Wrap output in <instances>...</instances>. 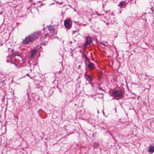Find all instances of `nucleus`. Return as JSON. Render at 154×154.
Returning <instances> with one entry per match:
<instances>
[{
  "mask_svg": "<svg viewBox=\"0 0 154 154\" xmlns=\"http://www.w3.org/2000/svg\"><path fill=\"white\" fill-rule=\"evenodd\" d=\"M41 35L40 32H34L31 33L25 37V38L23 40L22 43L24 45L28 44L29 42L34 41L38 37Z\"/></svg>",
  "mask_w": 154,
  "mask_h": 154,
  "instance_id": "nucleus-1",
  "label": "nucleus"
},
{
  "mask_svg": "<svg viewBox=\"0 0 154 154\" xmlns=\"http://www.w3.org/2000/svg\"><path fill=\"white\" fill-rule=\"evenodd\" d=\"M112 94L115 97H119L120 98L122 97L123 93L121 91L117 90L113 91Z\"/></svg>",
  "mask_w": 154,
  "mask_h": 154,
  "instance_id": "nucleus-2",
  "label": "nucleus"
},
{
  "mask_svg": "<svg viewBox=\"0 0 154 154\" xmlns=\"http://www.w3.org/2000/svg\"><path fill=\"white\" fill-rule=\"evenodd\" d=\"M72 24V22L70 20H64V25L68 29H70Z\"/></svg>",
  "mask_w": 154,
  "mask_h": 154,
  "instance_id": "nucleus-3",
  "label": "nucleus"
},
{
  "mask_svg": "<svg viewBox=\"0 0 154 154\" xmlns=\"http://www.w3.org/2000/svg\"><path fill=\"white\" fill-rule=\"evenodd\" d=\"M92 42V39L89 36L87 37L85 39V42L84 44L85 48H86L88 45L90 44Z\"/></svg>",
  "mask_w": 154,
  "mask_h": 154,
  "instance_id": "nucleus-4",
  "label": "nucleus"
},
{
  "mask_svg": "<svg viewBox=\"0 0 154 154\" xmlns=\"http://www.w3.org/2000/svg\"><path fill=\"white\" fill-rule=\"evenodd\" d=\"M84 75L87 80L91 82H92L93 81V79L92 77L88 74L85 73L84 74Z\"/></svg>",
  "mask_w": 154,
  "mask_h": 154,
  "instance_id": "nucleus-5",
  "label": "nucleus"
},
{
  "mask_svg": "<svg viewBox=\"0 0 154 154\" xmlns=\"http://www.w3.org/2000/svg\"><path fill=\"white\" fill-rule=\"evenodd\" d=\"M89 63L88 65V66L89 69H94V65L93 63L91 62L90 60L88 62Z\"/></svg>",
  "mask_w": 154,
  "mask_h": 154,
  "instance_id": "nucleus-6",
  "label": "nucleus"
},
{
  "mask_svg": "<svg viewBox=\"0 0 154 154\" xmlns=\"http://www.w3.org/2000/svg\"><path fill=\"white\" fill-rule=\"evenodd\" d=\"M125 2V1H122L120 2L119 4L118 5V6L120 8H125V5L124 3Z\"/></svg>",
  "mask_w": 154,
  "mask_h": 154,
  "instance_id": "nucleus-7",
  "label": "nucleus"
},
{
  "mask_svg": "<svg viewBox=\"0 0 154 154\" xmlns=\"http://www.w3.org/2000/svg\"><path fill=\"white\" fill-rule=\"evenodd\" d=\"M82 57L84 58L85 60V63L86 65L87 66V63L85 61V60H86L88 62L89 61H90L89 59L87 57V56L86 55H85L84 53L82 54Z\"/></svg>",
  "mask_w": 154,
  "mask_h": 154,
  "instance_id": "nucleus-8",
  "label": "nucleus"
},
{
  "mask_svg": "<svg viewBox=\"0 0 154 154\" xmlns=\"http://www.w3.org/2000/svg\"><path fill=\"white\" fill-rule=\"evenodd\" d=\"M37 50L36 49H33L31 52V55L30 57H33L36 54Z\"/></svg>",
  "mask_w": 154,
  "mask_h": 154,
  "instance_id": "nucleus-9",
  "label": "nucleus"
},
{
  "mask_svg": "<svg viewBox=\"0 0 154 154\" xmlns=\"http://www.w3.org/2000/svg\"><path fill=\"white\" fill-rule=\"evenodd\" d=\"M16 55L15 54H14L11 55L10 57H9V56H8V57H9L12 61H15L16 60V59L14 57Z\"/></svg>",
  "mask_w": 154,
  "mask_h": 154,
  "instance_id": "nucleus-10",
  "label": "nucleus"
},
{
  "mask_svg": "<svg viewBox=\"0 0 154 154\" xmlns=\"http://www.w3.org/2000/svg\"><path fill=\"white\" fill-rule=\"evenodd\" d=\"M148 151L151 153L154 152V147L153 146H150L149 148Z\"/></svg>",
  "mask_w": 154,
  "mask_h": 154,
  "instance_id": "nucleus-11",
  "label": "nucleus"
},
{
  "mask_svg": "<svg viewBox=\"0 0 154 154\" xmlns=\"http://www.w3.org/2000/svg\"><path fill=\"white\" fill-rule=\"evenodd\" d=\"M99 143L97 142H94L93 143V145L94 146V147L95 148H97L99 146Z\"/></svg>",
  "mask_w": 154,
  "mask_h": 154,
  "instance_id": "nucleus-12",
  "label": "nucleus"
},
{
  "mask_svg": "<svg viewBox=\"0 0 154 154\" xmlns=\"http://www.w3.org/2000/svg\"><path fill=\"white\" fill-rule=\"evenodd\" d=\"M47 28L50 31L53 30L54 29V27L52 26H49Z\"/></svg>",
  "mask_w": 154,
  "mask_h": 154,
  "instance_id": "nucleus-13",
  "label": "nucleus"
},
{
  "mask_svg": "<svg viewBox=\"0 0 154 154\" xmlns=\"http://www.w3.org/2000/svg\"><path fill=\"white\" fill-rule=\"evenodd\" d=\"M104 22L107 25H108L110 24H114V23L113 22H110V20H108V22L107 23H106L105 21H104Z\"/></svg>",
  "mask_w": 154,
  "mask_h": 154,
  "instance_id": "nucleus-14",
  "label": "nucleus"
},
{
  "mask_svg": "<svg viewBox=\"0 0 154 154\" xmlns=\"http://www.w3.org/2000/svg\"><path fill=\"white\" fill-rule=\"evenodd\" d=\"M1 84L2 86H4L6 85L5 82V81H2L1 82Z\"/></svg>",
  "mask_w": 154,
  "mask_h": 154,
  "instance_id": "nucleus-15",
  "label": "nucleus"
},
{
  "mask_svg": "<svg viewBox=\"0 0 154 154\" xmlns=\"http://www.w3.org/2000/svg\"><path fill=\"white\" fill-rule=\"evenodd\" d=\"M109 20H110V22H113L114 23L115 22L114 18L109 19Z\"/></svg>",
  "mask_w": 154,
  "mask_h": 154,
  "instance_id": "nucleus-16",
  "label": "nucleus"
},
{
  "mask_svg": "<svg viewBox=\"0 0 154 154\" xmlns=\"http://www.w3.org/2000/svg\"><path fill=\"white\" fill-rule=\"evenodd\" d=\"M47 42H42V45L44 46H45V45H47Z\"/></svg>",
  "mask_w": 154,
  "mask_h": 154,
  "instance_id": "nucleus-17",
  "label": "nucleus"
},
{
  "mask_svg": "<svg viewBox=\"0 0 154 154\" xmlns=\"http://www.w3.org/2000/svg\"><path fill=\"white\" fill-rule=\"evenodd\" d=\"M96 14H97L98 16L103 15V14H98L97 12H96Z\"/></svg>",
  "mask_w": 154,
  "mask_h": 154,
  "instance_id": "nucleus-18",
  "label": "nucleus"
},
{
  "mask_svg": "<svg viewBox=\"0 0 154 154\" xmlns=\"http://www.w3.org/2000/svg\"><path fill=\"white\" fill-rule=\"evenodd\" d=\"M7 61V63H8V62H10L11 63H12V61H11V60H7V61Z\"/></svg>",
  "mask_w": 154,
  "mask_h": 154,
  "instance_id": "nucleus-19",
  "label": "nucleus"
},
{
  "mask_svg": "<svg viewBox=\"0 0 154 154\" xmlns=\"http://www.w3.org/2000/svg\"><path fill=\"white\" fill-rule=\"evenodd\" d=\"M77 32L76 30H74L72 32V34H74L76 32Z\"/></svg>",
  "mask_w": 154,
  "mask_h": 154,
  "instance_id": "nucleus-20",
  "label": "nucleus"
},
{
  "mask_svg": "<svg viewBox=\"0 0 154 154\" xmlns=\"http://www.w3.org/2000/svg\"><path fill=\"white\" fill-rule=\"evenodd\" d=\"M106 133H109L111 135L112 137H113L112 134L111 133H110L109 131H107L106 132Z\"/></svg>",
  "mask_w": 154,
  "mask_h": 154,
  "instance_id": "nucleus-21",
  "label": "nucleus"
},
{
  "mask_svg": "<svg viewBox=\"0 0 154 154\" xmlns=\"http://www.w3.org/2000/svg\"><path fill=\"white\" fill-rule=\"evenodd\" d=\"M73 43V42L72 41H69V44H71Z\"/></svg>",
  "mask_w": 154,
  "mask_h": 154,
  "instance_id": "nucleus-22",
  "label": "nucleus"
},
{
  "mask_svg": "<svg viewBox=\"0 0 154 154\" xmlns=\"http://www.w3.org/2000/svg\"><path fill=\"white\" fill-rule=\"evenodd\" d=\"M151 11H152V14H153V12L154 11V10L153 9V8H151Z\"/></svg>",
  "mask_w": 154,
  "mask_h": 154,
  "instance_id": "nucleus-23",
  "label": "nucleus"
},
{
  "mask_svg": "<svg viewBox=\"0 0 154 154\" xmlns=\"http://www.w3.org/2000/svg\"><path fill=\"white\" fill-rule=\"evenodd\" d=\"M98 89H99V90H101L103 91V90L101 88H100V87H99Z\"/></svg>",
  "mask_w": 154,
  "mask_h": 154,
  "instance_id": "nucleus-24",
  "label": "nucleus"
},
{
  "mask_svg": "<svg viewBox=\"0 0 154 154\" xmlns=\"http://www.w3.org/2000/svg\"><path fill=\"white\" fill-rule=\"evenodd\" d=\"M28 63H29V66H31V64H30V62H29V61L28 62Z\"/></svg>",
  "mask_w": 154,
  "mask_h": 154,
  "instance_id": "nucleus-25",
  "label": "nucleus"
},
{
  "mask_svg": "<svg viewBox=\"0 0 154 154\" xmlns=\"http://www.w3.org/2000/svg\"><path fill=\"white\" fill-rule=\"evenodd\" d=\"M70 50H71V52H72L73 51V50L71 48H70Z\"/></svg>",
  "mask_w": 154,
  "mask_h": 154,
  "instance_id": "nucleus-26",
  "label": "nucleus"
},
{
  "mask_svg": "<svg viewBox=\"0 0 154 154\" xmlns=\"http://www.w3.org/2000/svg\"><path fill=\"white\" fill-rule=\"evenodd\" d=\"M26 75H27V76H29V74H28V73H27L26 74Z\"/></svg>",
  "mask_w": 154,
  "mask_h": 154,
  "instance_id": "nucleus-27",
  "label": "nucleus"
},
{
  "mask_svg": "<svg viewBox=\"0 0 154 154\" xmlns=\"http://www.w3.org/2000/svg\"><path fill=\"white\" fill-rule=\"evenodd\" d=\"M27 94L28 97H29V94L28 92L27 93Z\"/></svg>",
  "mask_w": 154,
  "mask_h": 154,
  "instance_id": "nucleus-28",
  "label": "nucleus"
},
{
  "mask_svg": "<svg viewBox=\"0 0 154 154\" xmlns=\"http://www.w3.org/2000/svg\"><path fill=\"white\" fill-rule=\"evenodd\" d=\"M73 41L74 43H75L76 42V41L75 40H74Z\"/></svg>",
  "mask_w": 154,
  "mask_h": 154,
  "instance_id": "nucleus-29",
  "label": "nucleus"
},
{
  "mask_svg": "<svg viewBox=\"0 0 154 154\" xmlns=\"http://www.w3.org/2000/svg\"><path fill=\"white\" fill-rule=\"evenodd\" d=\"M114 98L118 100V99L116 97H114Z\"/></svg>",
  "mask_w": 154,
  "mask_h": 154,
  "instance_id": "nucleus-30",
  "label": "nucleus"
},
{
  "mask_svg": "<svg viewBox=\"0 0 154 154\" xmlns=\"http://www.w3.org/2000/svg\"><path fill=\"white\" fill-rule=\"evenodd\" d=\"M89 83H90V84H91V85L92 86V85L91 84V83H90V82H89Z\"/></svg>",
  "mask_w": 154,
  "mask_h": 154,
  "instance_id": "nucleus-31",
  "label": "nucleus"
},
{
  "mask_svg": "<svg viewBox=\"0 0 154 154\" xmlns=\"http://www.w3.org/2000/svg\"><path fill=\"white\" fill-rule=\"evenodd\" d=\"M2 12H1V13H0V14H2Z\"/></svg>",
  "mask_w": 154,
  "mask_h": 154,
  "instance_id": "nucleus-32",
  "label": "nucleus"
},
{
  "mask_svg": "<svg viewBox=\"0 0 154 154\" xmlns=\"http://www.w3.org/2000/svg\"><path fill=\"white\" fill-rule=\"evenodd\" d=\"M101 44L103 45H104V46H105V45L103 43H101Z\"/></svg>",
  "mask_w": 154,
  "mask_h": 154,
  "instance_id": "nucleus-33",
  "label": "nucleus"
},
{
  "mask_svg": "<svg viewBox=\"0 0 154 154\" xmlns=\"http://www.w3.org/2000/svg\"><path fill=\"white\" fill-rule=\"evenodd\" d=\"M103 115L104 114V112H103Z\"/></svg>",
  "mask_w": 154,
  "mask_h": 154,
  "instance_id": "nucleus-34",
  "label": "nucleus"
},
{
  "mask_svg": "<svg viewBox=\"0 0 154 154\" xmlns=\"http://www.w3.org/2000/svg\"><path fill=\"white\" fill-rule=\"evenodd\" d=\"M63 3V2H61L60 3H61V4H62V3Z\"/></svg>",
  "mask_w": 154,
  "mask_h": 154,
  "instance_id": "nucleus-35",
  "label": "nucleus"
},
{
  "mask_svg": "<svg viewBox=\"0 0 154 154\" xmlns=\"http://www.w3.org/2000/svg\"><path fill=\"white\" fill-rule=\"evenodd\" d=\"M144 79H146V78H145Z\"/></svg>",
  "mask_w": 154,
  "mask_h": 154,
  "instance_id": "nucleus-36",
  "label": "nucleus"
},
{
  "mask_svg": "<svg viewBox=\"0 0 154 154\" xmlns=\"http://www.w3.org/2000/svg\"><path fill=\"white\" fill-rule=\"evenodd\" d=\"M57 34L56 33H55V34L56 35Z\"/></svg>",
  "mask_w": 154,
  "mask_h": 154,
  "instance_id": "nucleus-37",
  "label": "nucleus"
},
{
  "mask_svg": "<svg viewBox=\"0 0 154 154\" xmlns=\"http://www.w3.org/2000/svg\"><path fill=\"white\" fill-rule=\"evenodd\" d=\"M57 3H58V2H57Z\"/></svg>",
  "mask_w": 154,
  "mask_h": 154,
  "instance_id": "nucleus-38",
  "label": "nucleus"
}]
</instances>
